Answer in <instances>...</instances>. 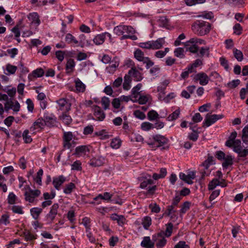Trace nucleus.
<instances>
[{"instance_id":"f257e3e1","label":"nucleus","mask_w":248,"mask_h":248,"mask_svg":"<svg viewBox=\"0 0 248 248\" xmlns=\"http://www.w3.org/2000/svg\"><path fill=\"white\" fill-rule=\"evenodd\" d=\"M211 24L203 20H197L192 25V31L199 36L208 34L211 30Z\"/></svg>"},{"instance_id":"f03ea898","label":"nucleus","mask_w":248,"mask_h":248,"mask_svg":"<svg viewBox=\"0 0 248 248\" xmlns=\"http://www.w3.org/2000/svg\"><path fill=\"white\" fill-rule=\"evenodd\" d=\"M215 157L219 160L222 161V166L223 170H227L229 167L233 164L234 157L230 155H226L224 152L222 151H217L215 152Z\"/></svg>"},{"instance_id":"7ed1b4c3","label":"nucleus","mask_w":248,"mask_h":248,"mask_svg":"<svg viewBox=\"0 0 248 248\" xmlns=\"http://www.w3.org/2000/svg\"><path fill=\"white\" fill-rule=\"evenodd\" d=\"M153 139L156 143L155 148H161V150H168L170 146L168 144L169 140L164 136L156 134L153 136Z\"/></svg>"},{"instance_id":"20e7f679","label":"nucleus","mask_w":248,"mask_h":248,"mask_svg":"<svg viewBox=\"0 0 248 248\" xmlns=\"http://www.w3.org/2000/svg\"><path fill=\"white\" fill-rule=\"evenodd\" d=\"M114 33L120 36L124 33L133 34L135 32L134 29L131 26L120 25L114 27L113 30Z\"/></svg>"},{"instance_id":"39448f33","label":"nucleus","mask_w":248,"mask_h":248,"mask_svg":"<svg viewBox=\"0 0 248 248\" xmlns=\"http://www.w3.org/2000/svg\"><path fill=\"white\" fill-rule=\"evenodd\" d=\"M224 117L223 114H207L204 122L202 123V127H209L215 123L217 120Z\"/></svg>"},{"instance_id":"423d86ee","label":"nucleus","mask_w":248,"mask_h":248,"mask_svg":"<svg viewBox=\"0 0 248 248\" xmlns=\"http://www.w3.org/2000/svg\"><path fill=\"white\" fill-rule=\"evenodd\" d=\"M164 232H161L152 236V240L155 243L156 248H163L167 244V240L164 237Z\"/></svg>"},{"instance_id":"0eeeda50","label":"nucleus","mask_w":248,"mask_h":248,"mask_svg":"<svg viewBox=\"0 0 248 248\" xmlns=\"http://www.w3.org/2000/svg\"><path fill=\"white\" fill-rule=\"evenodd\" d=\"M59 207V204L57 203H54L51 207L49 212L46 214L45 217L47 224L52 223L55 219L58 214Z\"/></svg>"},{"instance_id":"6e6552de","label":"nucleus","mask_w":248,"mask_h":248,"mask_svg":"<svg viewBox=\"0 0 248 248\" xmlns=\"http://www.w3.org/2000/svg\"><path fill=\"white\" fill-rule=\"evenodd\" d=\"M44 124L48 127H52L56 126L57 121L56 117L52 113L49 114L48 112H45L43 117Z\"/></svg>"},{"instance_id":"1a4fd4ad","label":"nucleus","mask_w":248,"mask_h":248,"mask_svg":"<svg viewBox=\"0 0 248 248\" xmlns=\"http://www.w3.org/2000/svg\"><path fill=\"white\" fill-rule=\"evenodd\" d=\"M41 191L40 190H31L30 191H26L24 193L25 200L30 203L34 202V199L40 196Z\"/></svg>"},{"instance_id":"9d476101","label":"nucleus","mask_w":248,"mask_h":248,"mask_svg":"<svg viewBox=\"0 0 248 248\" xmlns=\"http://www.w3.org/2000/svg\"><path fill=\"white\" fill-rule=\"evenodd\" d=\"M93 115L95 118L91 116V119L99 121H102L105 119L106 114L99 106L97 105L93 106Z\"/></svg>"},{"instance_id":"9b49d317","label":"nucleus","mask_w":248,"mask_h":248,"mask_svg":"<svg viewBox=\"0 0 248 248\" xmlns=\"http://www.w3.org/2000/svg\"><path fill=\"white\" fill-rule=\"evenodd\" d=\"M74 135L71 131L64 132L62 137L63 147L64 148L70 149L72 147L71 141L73 139Z\"/></svg>"},{"instance_id":"f8f14e48","label":"nucleus","mask_w":248,"mask_h":248,"mask_svg":"<svg viewBox=\"0 0 248 248\" xmlns=\"http://www.w3.org/2000/svg\"><path fill=\"white\" fill-rule=\"evenodd\" d=\"M193 80L194 81H199V83L201 85H206L209 82V78L206 73L200 72L194 76Z\"/></svg>"},{"instance_id":"ddd939ff","label":"nucleus","mask_w":248,"mask_h":248,"mask_svg":"<svg viewBox=\"0 0 248 248\" xmlns=\"http://www.w3.org/2000/svg\"><path fill=\"white\" fill-rule=\"evenodd\" d=\"M57 103L59 106V110L63 111H69L71 109V104L68 102V100L66 98H62L57 101Z\"/></svg>"},{"instance_id":"4468645a","label":"nucleus","mask_w":248,"mask_h":248,"mask_svg":"<svg viewBox=\"0 0 248 248\" xmlns=\"http://www.w3.org/2000/svg\"><path fill=\"white\" fill-rule=\"evenodd\" d=\"M88 145H80L77 146L75 150L74 155L77 156H80L83 155H85L86 153H89L90 150Z\"/></svg>"},{"instance_id":"2eb2a0df","label":"nucleus","mask_w":248,"mask_h":248,"mask_svg":"<svg viewBox=\"0 0 248 248\" xmlns=\"http://www.w3.org/2000/svg\"><path fill=\"white\" fill-rule=\"evenodd\" d=\"M105 160V158L102 156L93 157L90 159L88 164L93 167H100L104 164Z\"/></svg>"},{"instance_id":"dca6fc26","label":"nucleus","mask_w":248,"mask_h":248,"mask_svg":"<svg viewBox=\"0 0 248 248\" xmlns=\"http://www.w3.org/2000/svg\"><path fill=\"white\" fill-rule=\"evenodd\" d=\"M110 219L113 221H116L118 225L123 226L125 223L126 219L123 215H119L116 213H113L110 216Z\"/></svg>"},{"instance_id":"f3484780","label":"nucleus","mask_w":248,"mask_h":248,"mask_svg":"<svg viewBox=\"0 0 248 248\" xmlns=\"http://www.w3.org/2000/svg\"><path fill=\"white\" fill-rule=\"evenodd\" d=\"M111 62L112 64L106 68L107 72L109 74H113L116 70V68L119 65V59L117 57H115Z\"/></svg>"},{"instance_id":"a211bd4d","label":"nucleus","mask_w":248,"mask_h":248,"mask_svg":"<svg viewBox=\"0 0 248 248\" xmlns=\"http://www.w3.org/2000/svg\"><path fill=\"white\" fill-rule=\"evenodd\" d=\"M44 123H45L43 118L40 117L38 118L31 126L30 130L34 132L38 128H40L41 129H43L44 127L46 125V124H44Z\"/></svg>"},{"instance_id":"6ab92c4d","label":"nucleus","mask_w":248,"mask_h":248,"mask_svg":"<svg viewBox=\"0 0 248 248\" xmlns=\"http://www.w3.org/2000/svg\"><path fill=\"white\" fill-rule=\"evenodd\" d=\"M66 181V178L62 175L53 178L52 184L56 189L59 190L61 186Z\"/></svg>"},{"instance_id":"aec40b11","label":"nucleus","mask_w":248,"mask_h":248,"mask_svg":"<svg viewBox=\"0 0 248 248\" xmlns=\"http://www.w3.org/2000/svg\"><path fill=\"white\" fill-rule=\"evenodd\" d=\"M78 45L77 46H80L83 47L85 46H93L92 44V40L86 39V36L84 34H80L79 36Z\"/></svg>"},{"instance_id":"412c9836","label":"nucleus","mask_w":248,"mask_h":248,"mask_svg":"<svg viewBox=\"0 0 248 248\" xmlns=\"http://www.w3.org/2000/svg\"><path fill=\"white\" fill-rule=\"evenodd\" d=\"M140 245L144 248H155V242L149 236H145L140 243Z\"/></svg>"},{"instance_id":"4be33fe9","label":"nucleus","mask_w":248,"mask_h":248,"mask_svg":"<svg viewBox=\"0 0 248 248\" xmlns=\"http://www.w3.org/2000/svg\"><path fill=\"white\" fill-rule=\"evenodd\" d=\"M28 18L31 21L32 24L36 25V26H38L41 23L39 15L36 12L30 13L28 15Z\"/></svg>"},{"instance_id":"5701e85b","label":"nucleus","mask_w":248,"mask_h":248,"mask_svg":"<svg viewBox=\"0 0 248 248\" xmlns=\"http://www.w3.org/2000/svg\"><path fill=\"white\" fill-rule=\"evenodd\" d=\"M149 179L146 177H140L139 180L141 181V183L140 186V187L142 189H145L149 185H152L154 184V180L151 179V175H149Z\"/></svg>"},{"instance_id":"b1692460","label":"nucleus","mask_w":248,"mask_h":248,"mask_svg":"<svg viewBox=\"0 0 248 248\" xmlns=\"http://www.w3.org/2000/svg\"><path fill=\"white\" fill-rule=\"evenodd\" d=\"M215 164L216 161L213 156L210 154H208L207 158L202 163L201 166L204 167V170H208L211 165Z\"/></svg>"},{"instance_id":"393cba45","label":"nucleus","mask_w":248,"mask_h":248,"mask_svg":"<svg viewBox=\"0 0 248 248\" xmlns=\"http://www.w3.org/2000/svg\"><path fill=\"white\" fill-rule=\"evenodd\" d=\"M128 74L130 76H132L133 77L135 78V80L137 81H140L143 78L142 74L139 71L136 70L135 67H132L130 70H129Z\"/></svg>"},{"instance_id":"a878e982","label":"nucleus","mask_w":248,"mask_h":248,"mask_svg":"<svg viewBox=\"0 0 248 248\" xmlns=\"http://www.w3.org/2000/svg\"><path fill=\"white\" fill-rule=\"evenodd\" d=\"M68 111H63L59 118L66 125H69L72 122L71 117L67 113Z\"/></svg>"},{"instance_id":"bb28decb","label":"nucleus","mask_w":248,"mask_h":248,"mask_svg":"<svg viewBox=\"0 0 248 248\" xmlns=\"http://www.w3.org/2000/svg\"><path fill=\"white\" fill-rule=\"evenodd\" d=\"M152 45L153 47V49H158L163 46V45L164 44L165 41V37L163 38H159L157 39L155 41H151Z\"/></svg>"},{"instance_id":"cd10ccee","label":"nucleus","mask_w":248,"mask_h":248,"mask_svg":"<svg viewBox=\"0 0 248 248\" xmlns=\"http://www.w3.org/2000/svg\"><path fill=\"white\" fill-rule=\"evenodd\" d=\"M75 87L78 93H84L86 90V85L79 79L75 80Z\"/></svg>"},{"instance_id":"c85d7f7f","label":"nucleus","mask_w":248,"mask_h":248,"mask_svg":"<svg viewBox=\"0 0 248 248\" xmlns=\"http://www.w3.org/2000/svg\"><path fill=\"white\" fill-rule=\"evenodd\" d=\"M199 52H197V56L202 58L205 56L208 58L210 55L209 47H202L199 50Z\"/></svg>"},{"instance_id":"c756f323","label":"nucleus","mask_w":248,"mask_h":248,"mask_svg":"<svg viewBox=\"0 0 248 248\" xmlns=\"http://www.w3.org/2000/svg\"><path fill=\"white\" fill-rule=\"evenodd\" d=\"M43 209L39 207H33L30 209V213L32 217L36 220L42 212Z\"/></svg>"},{"instance_id":"7c9ffc66","label":"nucleus","mask_w":248,"mask_h":248,"mask_svg":"<svg viewBox=\"0 0 248 248\" xmlns=\"http://www.w3.org/2000/svg\"><path fill=\"white\" fill-rule=\"evenodd\" d=\"M105 36L103 33L96 35L93 41L96 45H102L105 42Z\"/></svg>"},{"instance_id":"2f4dec72","label":"nucleus","mask_w":248,"mask_h":248,"mask_svg":"<svg viewBox=\"0 0 248 248\" xmlns=\"http://www.w3.org/2000/svg\"><path fill=\"white\" fill-rule=\"evenodd\" d=\"M112 198L111 199V202L114 204H118L119 205H122L123 201L120 198V196L117 193H112Z\"/></svg>"},{"instance_id":"473e14b6","label":"nucleus","mask_w":248,"mask_h":248,"mask_svg":"<svg viewBox=\"0 0 248 248\" xmlns=\"http://www.w3.org/2000/svg\"><path fill=\"white\" fill-rule=\"evenodd\" d=\"M131 78L130 75H125L124 77V82L123 83V88L124 90L128 91L130 89V83Z\"/></svg>"},{"instance_id":"72a5a7b5","label":"nucleus","mask_w":248,"mask_h":248,"mask_svg":"<svg viewBox=\"0 0 248 248\" xmlns=\"http://www.w3.org/2000/svg\"><path fill=\"white\" fill-rule=\"evenodd\" d=\"M76 188L75 184L72 182H70L65 186L63 189V192L66 194H70Z\"/></svg>"},{"instance_id":"f704fd0d","label":"nucleus","mask_w":248,"mask_h":248,"mask_svg":"<svg viewBox=\"0 0 248 248\" xmlns=\"http://www.w3.org/2000/svg\"><path fill=\"white\" fill-rule=\"evenodd\" d=\"M191 202L189 201L185 202L181 206V208L179 210V213L181 214H185L186 212L189 210Z\"/></svg>"},{"instance_id":"c9c22d12","label":"nucleus","mask_w":248,"mask_h":248,"mask_svg":"<svg viewBox=\"0 0 248 248\" xmlns=\"http://www.w3.org/2000/svg\"><path fill=\"white\" fill-rule=\"evenodd\" d=\"M134 54L135 58L139 62H143L145 60L143 52L139 48L136 49Z\"/></svg>"},{"instance_id":"e433bc0d","label":"nucleus","mask_w":248,"mask_h":248,"mask_svg":"<svg viewBox=\"0 0 248 248\" xmlns=\"http://www.w3.org/2000/svg\"><path fill=\"white\" fill-rule=\"evenodd\" d=\"M43 175V170L42 169H40L37 172V175L35 177H33V180L38 185L42 186V178Z\"/></svg>"},{"instance_id":"4c0bfd02","label":"nucleus","mask_w":248,"mask_h":248,"mask_svg":"<svg viewBox=\"0 0 248 248\" xmlns=\"http://www.w3.org/2000/svg\"><path fill=\"white\" fill-rule=\"evenodd\" d=\"M189 43H195L196 45L199 44H205V41L202 39H199L197 38H192L188 41L185 43V46H189Z\"/></svg>"},{"instance_id":"58836bf2","label":"nucleus","mask_w":248,"mask_h":248,"mask_svg":"<svg viewBox=\"0 0 248 248\" xmlns=\"http://www.w3.org/2000/svg\"><path fill=\"white\" fill-rule=\"evenodd\" d=\"M142 224L144 229L148 230L152 224L151 218L149 216L144 217L142 220Z\"/></svg>"},{"instance_id":"ea45409f","label":"nucleus","mask_w":248,"mask_h":248,"mask_svg":"<svg viewBox=\"0 0 248 248\" xmlns=\"http://www.w3.org/2000/svg\"><path fill=\"white\" fill-rule=\"evenodd\" d=\"M174 56L180 59H184L185 57L184 49L182 47H177L174 51Z\"/></svg>"},{"instance_id":"a19ab883","label":"nucleus","mask_w":248,"mask_h":248,"mask_svg":"<svg viewBox=\"0 0 248 248\" xmlns=\"http://www.w3.org/2000/svg\"><path fill=\"white\" fill-rule=\"evenodd\" d=\"M158 22L159 26L163 28H167L169 26V19L166 17V16H161L158 19Z\"/></svg>"},{"instance_id":"79ce46f5","label":"nucleus","mask_w":248,"mask_h":248,"mask_svg":"<svg viewBox=\"0 0 248 248\" xmlns=\"http://www.w3.org/2000/svg\"><path fill=\"white\" fill-rule=\"evenodd\" d=\"M233 53L234 57L238 61L241 62L243 60V54L240 50L234 48L233 49Z\"/></svg>"},{"instance_id":"37998d69","label":"nucleus","mask_w":248,"mask_h":248,"mask_svg":"<svg viewBox=\"0 0 248 248\" xmlns=\"http://www.w3.org/2000/svg\"><path fill=\"white\" fill-rule=\"evenodd\" d=\"M220 185L221 183L218 179L217 178H214L209 182L208 188L209 190H212L215 189L217 186H220Z\"/></svg>"},{"instance_id":"c03bdc74","label":"nucleus","mask_w":248,"mask_h":248,"mask_svg":"<svg viewBox=\"0 0 248 248\" xmlns=\"http://www.w3.org/2000/svg\"><path fill=\"white\" fill-rule=\"evenodd\" d=\"M185 4L189 6H192L196 4H202L206 0H184Z\"/></svg>"},{"instance_id":"a18cd8bd","label":"nucleus","mask_w":248,"mask_h":248,"mask_svg":"<svg viewBox=\"0 0 248 248\" xmlns=\"http://www.w3.org/2000/svg\"><path fill=\"white\" fill-rule=\"evenodd\" d=\"M65 41L68 44H71L72 43L75 44H78V41L76 38L71 33H67L65 36Z\"/></svg>"},{"instance_id":"49530a36","label":"nucleus","mask_w":248,"mask_h":248,"mask_svg":"<svg viewBox=\"0 0 248 248\" xmlns=\"http://www.w3.org/2000/svg\"><path fill=\"white\" fill-rule=\"evenodd\" d=\"M29 131L28 129H26L22 133V137L26 143H30L32 141V139L31 136L29 135Z\"/></svg>"},{"instance_id":"de8ad7c7","label":"nucleus","mask_w":248,"mask_h":248,"mask_svg":"<svg viewBox=\"0 0 248 248\" xmlns=\"http://www.w3.org/2000/svg\"><path fill=\"white\" fill-rule=\"evenodd\" d=\"M180 114V111L179 108H178V109L175 110L172 113L170 114L169 115V116L167 117V120L169 121H172L175 120L178 118Z\"/></svg>"},{"instance_id":"09e8293b","label":"nucleus","mask_w":248,"mask_h":248,"mask_svg":"<svg viewBox=\"0 0 248 248\" xmlns=\"http://www.w3.org/2000/svg\"><path fill=\"white\" fill-rule=\"evenodd\" d=\"M95 134L98 136H100L101 140H107L110 137L106 129H102L98 132H96Z\"/></svg>"},{"instance_id":"8fccbe9b","label":"nucleus","mask_w":248,"mask_h":248,"mask_svg":"<svg viewBox=\"0 0 248 248\" xmlns=\"http://www.w3.org/2000/svg\"><path fill=\"white\" fill-rule=\"evenodd\" d=\"M121 140L119 139L115 138L112 140L110 142V147L113 149H118L121 145Z\"/></svg>"},{"instance_id":"3c124183","label":"nucleus","mask_w":248,"mask_h":248,"mask_svg":"<svg viewBox=\"0 0 248 248\" xmlns=\"http://www.w3.org/2000/svg\"><path fill=\"white\" fill-rule=\"evenodd\" d=\"M44 71L42 68H38L33 70L31 75L35 78H41L44 75Z\"/></svg>"},{"instance_id":"603ef678","label":"nucleus","mask_w":248,"mask_h":248,"mask_svg":"<svg viewBox=\"0 0 248 248\" xmlns=\"http://www.w3.org/2000/svg\"><path fill=\"white\" fill-rule=\"evenodd\" d=\"M191 129L193 131V133L189 134L188 138L190 140L196 141L199 138V132L197 130L193 129L192 128H191Z\"/></svg>"},{"instance_id":"864d4df0","label":"nucleus","mask_w":248,"mask_h":248,"mask_svg":"<svg viewBox=\"0 0 248 248\" xmlns=\"http://www.w3.org/2000/svg\"><path fill=\"white\" fill-rule=\"evenodd\" d=\"M148 119L150 121H154L159 117V114L158 113L154 110H151L149 111L147 114Z\"/></svg>"},{"instance_id":"5fc2aeb1","label":"nucleus","mask_w":248,"mask_h":248,"mask_svg":"<svg viewBox=\"0 0 248 248\" xmlns=\"http://www.w3.org/2000/svg\"><path fill=\"white\" fill-rule=\"evenodd\" d=\"M154 128V124L149 122H145L142 123L141 124V128L143 131H149L151 129H153Z\"/></svg>"},{"instance_id":"6e6d98bb","label":"nucleus","mask_w":248,"mask_h":248,"mask_svg":"<svg viewBox=\"0 0 248 248\" xmlns=\"http://www.w3.org/2000/svg\"><path fill=\"white\" fill-rule=\"evenodd\" d=\"M166 229L164 234L166 237H170L172 232L173 224L171 222H169L166 224Z\"/></svg>"},{"instance_id":"4d7b16f0","label":"nucleus","mask_w":248,"mask_h":248,"mask_svg":"<svg viewBox=\"0 0 248 248\" xmlns=\"http://www.w3.org/2000/svg\"><path fill=\"white\" fill-rule=\"evenodd\" d=\"M235 153L238 154V157H245L248 155V149H238L237 150L235 149Z\"/></svg>"},{"instance_id":"13d9d810","label":"nucleus","mask_w":248,"mask_h":248,"mask_svg":"<svg viewBox=\"0 0 248 248\" xmlns=\"http://www.w3.org/2000/svg\"><path fill=\"white\" fill-rule=\"evenodd\" d=\"M71 170L77 171L82 170L81 163L79 160H76L71 165Z\"/></svg>"},{"instance_id":"bf43d9fd","label":"nucleus","mask_w":248,"mask_h":248,"mask_svg":"<svg viewBox=\"0 0 248 248\" xmlns=\"http://www.w3.org/2000/svg\"><path fill=\"white\" fill-rule=\"evenodd\" d=\"M149 97H150V95L149 94L145 95H140L139 99H138L139 104L140 105L146 104L149 100Z\"/></svg>"},{"instance_id":"052dcab7","label":"nucleus","mask_w":248,"mask_h":248,"mask_svg":"<svg viewBox=\"0 0 248 248\" xmlns=\"http://www.w3.org/2000/svg\"><path fill=\"white\" fill-rule=\"evenodd\" d=\"M192 45L189 46L188 47H187L186 50L189 51L190 52L194 54H197L199 50V47L195 43H191Z\"/></svg>"},{"instance_id":"680f3d73","label":"nucleus","mask_w":248,"mask_h":248,"mask_svg":"<svg viewBox=\"0 0 248 248\" xmlns=\"http://www.w3.org/2000/svg\"><path fill=\"white\" fill-rule=\"evenodd\" d=\"M101 104L105 110L108 109L110 105V100L108 97L104 96L101 99Z\"/></svg>"},{"instance_id":"e2e57ef3","label":"nucleus","mask_w":248,"mask_h":248,"mask_svg":"<svg viewBox=\"0 0 248 248\" xmlns=\"http://www.w3.org/2000/svg\"><path fill=\"white\" fill-rule=\"evenodd\" d=\"M17 197L13 192H10L7 198V202L9 204H14Z\"/></svg>"},{"instance_id":"0e129e2a","label":"nucleus","mask_w":248,"mask_h":248,"mask_svg":"<svg viewBox=\"0 0 248 248\" xmlns=\"http://www.w3.org/2000/svg\"><path fill=\"white\" fill-rule=\"evenodd\" d=\"M10 223L9 216L8 214L2 215L0 218V224L7 225Z\"/></svg>"},{"instance_id":"69168bd1","label":"nucleus","mask_w":248,"mask_h":248,"mask_svg":"<svg viewBox=\"0 0 248 248\" xmlns=\"http://www.w3.org/2000/svg\"><path fill=\"white\" fill-rule=\"evenodd\" d=\"M90 219L88 217H84L82 219V223L86 229V232H89L91 230Z\"/></svg>"},{"instance_id":"338daca9","label":"nucleus","mask_w":248,"mask_h":248,"mask_svg":"<svg viewBox=\"0 0 248 248\" xmlns=\"http://www.w3.org/2000/svg\"><path fill=\"white\" fill-rule=\"evenodd\" d=\"M234 30V33L236 35H240L242 34V31L243 30L242 26L239 23L235 24L233 27Z\"/></svg>"},{"instance_id":"774afa93","label":"nucleus","mask_w":248,"mask_h":248,"mask_svg":"<svg viewBox=\"0 0 248 248\" xmlns=\"http://www.w3.org/2000/svg\"><path fill=\"white\" fill-rule=\"evenodd\" d=\"M174 248H190V247L188 245L186 244L185 241H180L175 245Z\"/></svg>"}]
</instances>
